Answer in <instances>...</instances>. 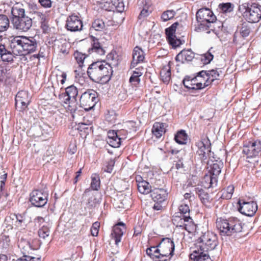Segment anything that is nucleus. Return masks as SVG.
Listing matches in <instances>:
<instances>
[{
	"instance_id": "obj_52",
	"label": "nucleus",
	"mask_w": 261,
	"mask_h": 261,
	"mask_svg": "<svg viewBox=\"0 0 261 261\" xmlns=\"http://www.w3.org/2000/svg\"><path fill=\"white\" fill-rule=\"evenodd\" d=\"M16 261H41V258L23 255L22 257L17 259Z\"/></svg>"
},
{
	"instance_id": "obj_6",
	"label": "nucleus",
	"mask_w": 261,
	"mask_h": 261,
	"mask_svg": "<svg viewBox=\"0 0 261 261\" xmlns=\"http://www.w3.org/2000/svg\"><path fill=\"white\" fill-rule=\"evenodd\" d=\"M239 10L248 22L256 23L261 19V5L258 4L244 3L239 6Z\"/></svg>"
},
{
	"instance_id": "obj_24",
	"label": "nucleus",
	"mask_w": 261,
	"mask_h": 261,
	"mask_svg": "<svg viewBox=\"0 0 261 261\" xmlns=\"http://www.w3.org/2000/svg\"><path fill=\"white\" fill-rule=\"evenodd\" d=\"M191 258L194 261H208L210 256L207 252L201 251L198 247H195L194 250L190 255Z\"/></svg>"
},
{
	"instance_id": "obj_63",
	"label": "nucleus",
	"mask_w": 261,
	"mask_h": 261,
	"mask_svg": "<svg viewBox=\"0 0 261 261\" xmlns=\"http://www.w3.org/2000/svg\"><path fill=\"white\" fill-rule=\"evenodd\" d=\"M155 202V203L153 206V210H156V211L161 210L163 207V205H162V203L163 202Z\"/></svg>"
},
{
	"instance_id": "obj_48",
	"label": "nucleus",
	"mask_w": 261,
	"mask_h": 261,
	"mask_svg": "<svg viewBox=\"0 0 261 261\" xmlns=\"http://www.w3.org/2000/svg\"><path fill=\"white\" fill-rule=\"evenodd\" d=\"M74 57L79 65V67L82 68L84 66V61L85 59L86 56L82 53L76 51L74 53Z\"/></svg>"
},
{
	"instance_id": "obj_14",
	"label": "nucleus",
	"mask_w": 261,
	"mask_h": 261,
	"mask_svg": "<svg viewBox=\"0 0 261 261\" xmlns=\"http://www.w3.org/2000/svg\"><path fill=\"white\" fill-rule=\"evenodd\" d=\"M23 36L12 37L10 40V47L15 56H24V45Z\"/></svg>"
},
{
	"instance_id": "obj_51",
	"label": "nucleus",
	"mask_w": 261,
	"mask_h": 261,
	"mask_svg": "<svg viewBox=\"0 0 261 261\" xmlns=\"http://www.w3.org/2000/svg\"><path fill=\"white\" fill-rule=\"evenodd\" d=\"M168 41L169 43L172 46L173 48H176L179 47L181 44H182V41L178 38L176 36L173 37L172 39H170Z\"/></svg>"
},
{
	"instance_id": "obj_61",
	"label": "nucleus",
	"mask_w": 261,
	"mask_h": 261,
	"mask_svg": "<svg viewBox=\"0 0 261 261\" xmlns=\"http://www.w3.org/2000/svg\"><path fill=\"white\" fill-rule=\"evenodd\" d=\"M44 222V219L42 217L38 216L34 219V223L36 226H39Z\"/></svg>"
},
{
	"instance_id": "obj_12",
	"label": "nucleus",
	"mask_w": 261,
	"mask_h": 261,
	"mask_svg": "<svg viewBox=\"0 0 261 261\" xmlns=\"http://www.w3.org/2000/svg\"><path fill=\"white\" fill-rule=\"evenodd\" d=\"M242 153L246 155L248 159H255L261 153V141L256 140L253 142L249 141L243 145Z\"/></svg>"
},
{
	"instance_id": "obj_27",
	"label": "nucleus",
	"mask_w": 261,
	"mask_h": 261,
	"mask_svg": "<svg viewBox=\"0 0 261 261\" xmlns=\"http://www.w3.org/2000/svg\"><path fill=\"white\" fill-rule=\"evenodd\" d=\"M234 190V187L233 185H229L220 191L217 194V197H218V199H230L233 194Z\"/></svg>"
},
{
	"instance_id": "obj_45",
	"label": "nucleus",
	"mask_w": 261,
	"mask_h": 261,
	"mask_svg": "<svg viewBox=\"0 0 261 261\" xmlns=\"http://www.w3.org/2000/svg\"><path fill=\"white\" fill-rule=\"evenodd\" d=\"M176 13L174 10H167L164 11L161 16V19L163 21H167L173 18Z\"/></svg>"
},
{
	"instance_id": "obj_42",
	"label": "nucleus",
	"mask_w": 261,
	"mask_h": 261,
	"mask_svg": "<svg viewBox=\"0 0 261 261\" xmlns=\"http://www.w3.org/2000/svg\"><path fill=\"white\" fill-rule=\"evenodd\" d=\"M105 23L102 19H96L92 23V28L96 31H101L105 28Z\"/></svg>"
},
{
	"instance_id": "obj_2",
	"label": "nucleus",
	"mask_w": 261,
	"mask_h": 261,
	"mask_svg": "<svg viewBox=\"0 0 261 261\" xmlns=\"http://www.w3.org/2000/svg\"><path fill=\"white\" fill-rule=\"evenodd\" d=\"M87 74L93 82L100 84L108 82L113 74L112 67L105 60L97 61L90 64L87 69Z\"/></svg>"
},
{
	"instance_id": "obj_10",
	"label": "nucleus",
	"mask_w": 261,
	"mask_h": 261,
	"mask_svg": "<svg viewBox=\"0 0 261 261\" xmlns=\"http://www.w3.org/2000/svg\"><path fill=\"white\" fill-rule=\"evenodd\" d=\"M97 101V93L92 89H89L83 93L80 98V106L86 111L92 110Z\"/></svg>"
},
{
	"instance_id": "obj_20",
	"label": "nucleus",
	"mask_w": 261,
	"mask_h": 261,
	"mask_svg": "<svg viewBox=\"0 0 261 261\" xmlns=\"http://www.w3.org/2000/svg\"><path fill=\"white\" fill-rule=\"evenodd\" d=\"M220 72H221V71L214 69L208 71L202 70L198 72V75L202 77L203 79H205V76L206 77V80L204 83V87H207L215 80L218 79Z\"/></svg>"
},
{
	"instance_id": "obj_16",
	"label": "nucleus",
	"mask_w": 261,
	"mask_h": 261,
	"mask_svg": "<svg viewBox=\"0 0 261 261\" xmlns=\"http://www.w3.org/2000/svg\"><path fill=\"white\" fill-rule=\"evenodd\" d=\"M198 78H202V77L198 76V73L196 75H187L182 80V83L184 86L188 89H202L205 87H204V84H203L201 81L198 82Z\"/></svg>"
},
{
	"instance_id": "obj_64",
	"label": "nucleus",
	"mask_w": 261,
	"mask_h": 261,
	"mask_svg": "<svg viewBox=\"0 0 261 261\" xmlns=\"http://www.w3.org/2000/svg\"><path fill=\"white\" fill-rule=\"evenodd\" d=\"M15 216L16 219V221L18 223V224L20 225L23 222H24V219L21 215L16 214L15 215Z\"/></svg>"
},
{
	"instance_id": "obj_8",
	"label": "nucleus",
	"mask_w": 261,
	"mask_h": 261,
	"mask_svg": "<svg viewBox=\"0 0 261 261\" xmlns=\"http://www.w3.org/2000/svg\"><path fill=\"white\" fill-rule=\"evenodd\" d=\"M77 88L74 85H71L65 89L64 92L59 95V98L65 104L68 105V109L71 112H75V109L70 108L72 105L77 103V96L78 95Z\"/></svg>"
},
{
	"instance_id": "obj_3",
	"label": "nucleus",
	"mask_w": 261,
	"mask_h": 261,
	"mask_svg": "<svg viewBox=\"0 0 261 261\" xmlns=\"http://www.w3.org/2000/svg\"><path fill=\"white\" fill-rule=\"evenodd\" d=\"M10 19L13 29L19 32H27L32 26V19L26 14L25 10L18 4L11 9Z\"/></svg>"
},
{
	"instance_id": "obj_23",
	"label": "nucleus",
	"mask_w": 261,
	"mask_h": 261,
	"mask_svg": "<svg viewBox=\"0 0 261 261\" xmlns=\"http://www.w3.org/2000/svg\"><path fill=\"white\" fill-rule=\"evenodd\" d=\"M121 138L114 130H110L108 132L107 143L112 147L118 148L121 145Z\"/></svg>"
},
{
	"instance_id": "obj_57",
	"label": "nucleus",
	"mask_w": 261,
	"mask_h": 261,
	"mask_svg": "<svg viewBox=\"0 0 261 261\" xmlns=\"http://www.w3.org/2000/svg\"><path fill=\"white\" fill-rule=\"evenodd\" d=\"M34 15L35 16L34 18H37L40 22L41 21H44L46 20V15L45 14L39 11H34Z\"/></svg>"
},
{
	"instance_id": "obj_49",
	"label": "nucleus",
	"mask_w": 261,
	"mask_h": 261,
	"mask_svg": "<svg viewBox=\"0 0 261 261\" xmlns=\"http://www.w3.org/2000/svg\"><path fill=\"white\" fill-rule=\"evenodd\" d=\"M124 127L127 129L129 133L137 131L136 122L133 121H127L124 124Z\"/></svg>"
},
{
	"instance_id": "obj_58",
	"label": "nucleus",
	"mask_w": 261,
	"mask_h": 261,
	"mask_svg": "<svg viewBox=\"0 0 261 261\" xmlns=\"http://www.w3.org/2000/svg\"><path fill=\"white\" fill-rule=\"evenodd\" d=\"M129 83L133 86L137 87L140 83V79L135 75H131L129 80Z\"/></svg>"
},
{
	"instance_id": "obj_11",
	"label": "nucleus",
	"mask_w": 261,
	"mask_h": 261,
	"mask_svg": "<svg viewBox=\"0 0 261 261\" xmlns=\"http://www.w3.org/2000/svg\"><path fill=\"white\" fill-rule=\"evenodd\" d=\"M48 193L42 189L34 190L30 194L29 201L37 207H42L47 203Z\"/></svg>"
},
{
	"instance_id": "obj_9",
	"label": "nucleus",
	"mask_w": 261,
	"mask_h": 261,
	"mask_svg": "<svg viewBox=\"0 0 261 261\" xmlns=\"http://www.w3.org/2000/svg\"><path fill=\"white\" fill-rule=\"evenodd\" d=\"M172 221L177 227L182 228L189 232L196 230V225L190 216H184L181 214H175L172 217Z\"/></svg>"
},
{
	"instance_id": "obj_7",
	"label": "nucleus",
	"mask_w": 261,
	"mask_h": 261,
	"mask_svg": "<svg viewBox=\"0 0 261 261\" xmlns=\"http://www.w3.org/2000/svg\"><path fill=\"white\" fill-rule=\"evenodd\" d=\"M218 245L217 238L216 234L208 232L203 234L197 240L195 246L204 252L214 249Z\"/></svg>"
},
{
	"instance_id": "obj_56",
	"label": "nucleus",
	"mask_w": 261,
	"mask_h": 261,
	"mask_svg": "<svg viewBox=\"0 0 261 261\" xmlns=\"http://www.w3.org/2000/svg\"><path fill=\"white\" fill-rule=\"evenodd\" d=\"M38 2L44 8H50L52 6L53 2L51 0H38Z\"/></svg>"
},
{
	"instance_id": "obj_5",
	"label": "nucleus",
	"mask_w": 261,
	"mask_h": 261,
	"mask_svg": "<svg viewBox=\"0 0 261 261\" xmlns=\"http://www.w3.org/2000/svg\"><path fill=\"white\" fill-rule=\"evenodd\" d=\"M216 225L221 236H231L235 233L241 232L243 229L242 222L234 217L228 219L218 218Z\"/></svg>"
},
{
	"instance_id": "obj_36",
	"label": "nucleus",
	"mask_w": 261,
	"mask_h": 261,
	"mask_svg": "<svg viewBox=\"0 0 261 261\" xmlns=\"http://www.w3.org/2000/svg\"><path fill=\"white\" fill-rule=\"evenodd\" d=\"M161 80L165 84H168L171 79V69L169 65L164 67L160 72Z\"/></svg>"
},
{
	"instance_id": "obj_18",
	"label": "nucleus",
	"mask_w": 261,
	"mask_h": 261,
	"mask_svg": "<svg viewBox=\"0 0 261 261\" xmlns=\"http://www.w3.org/2000/svg\"><path fill=\"white\" fill-rule=\"evenodd\" d=\"M161 248V252L166 254L170 255V258L174 254L175 244L173 240L169 238L162 239L161 242L157 245Z\"/></svg>"
},
{
	"instance_id": "obj_1",
	"label": "nucleus",
	"mask_w": 261,
	"mask_h": 261,
	"mask_svg": "<svg viewBox=\"0 0 261 261\" xmlns=\"http://www.w3.org/2000/svg\"><path fill=\"white\" fill-rule=\"evenodd\" d=\"M196 146L198 148L196 155L202 163L210 165L209 173L218 178V176L223 167V163L221 161L216 160L213 163H210L207 160L208 158H214V152L211 151V143L208 138L203 136L200 140L196 142Z\"/></svg>"
},
{
	"instance_id": "obj_53",
	"label": "nucleus",
	"mask_w": 261,
	"mask_h": 261,
	"mask_svg": "<svg viewBox=\"0 0 261 261\" xmlns=\"http://www.w3.org/2000/svg\"><path fill=\"white\" fill-rule=\"evenodd\" d=\"M169 256H170V255L162 252L160 254H158V256L154 257L153 260L154 261H167L168 260L167 258Z\"/></svg>"
},
{
	"instance_id": "obj_39",
	"label": "nucleus",
	"mask_w": 261,
	"mask_h": 261,
	"mask_svg": "<svg viewBox=\"0 0 261 261\" xmlns=\"http://www.w3.org/2000/svg\"><path fill=\"white\" fill-rule=\"evenodd\" d=\"M10 26V20L5 14H0V33L6 31Z\"/></svg>"
},
{
	"instance_id": "obj_62",
	"label": "nucleus",
	"mask_w": 261,
	"mask_h": 261,
	"mask_svg": "<svg viewBox=\"0 0 261 261\" xmlns=\"http://www.w3.org/2000/svg\"><path fill=\"white\" fill-rule=\"evenodd\" d=\"M146 254L148 255L152 259H153V257L155 256V255H153V249L152 248V247L150 248H148L146 251Z\"/></svg>"
},
{
	"instance_id": "obj_33",
	"label": "nucleus",
	"mask_w": 261,
	"mask_h": 261,
	"mask_svg": "<svg viewBox=\"0 0 261 261\" xmlns=\"http://www.w3.org/2000/svg\"><path fill=\"white\" fill-rule=\"evenodd\" d=\"M219 9L220 15L222 17L223 15H227V14L232 12L234 9V5L231 3H226L220 4L218 6Z\"/></svg>"
},
{
	"instance_id": "obj_50",
	"label": "nucleus",
	"mask_w": 261,
	"mask_h": 261,
	"mask_svg": "<svg viewBox=\"0 0 261 261\" xmlns=\"http://www.w3.org/2000/svg\"><path fill=\"white\" fill-rule=\"evenodd\" d=\"M179 212L175 214H181L184 216H189L190 209L187 204H181L179 207Z\"/></svg>"
},
{
	"instance_id": "obj_29",
	"label": "nucleus",
	"mask_w": 261,
	"mask_h": 261,
	"mask_svg": "<svg viewBox=\"0 0 261 261\" xmlns=\"http://www.w3.org/2000/svg\"><path fill=\"white\" fill-rule=\"evenodd\" d=\"M217 181L218 178L208 173L204 175L202 184L205 188L208 189L216 186L217 184Z\"/></svg>"
},
{
	"instance_id": "obj_32",
	"label": "nucleus",
	"mask_w": 261,
	"mask_h": 261,
	"mask_svg": "<svg viewBox=\"0 0 261 261\" xmlns=\"http://www.w3.org/2000/svg\"><path fill=\"white\" fill-rule=\"evenodd\" d=\"M0 55L2 60L4 62H11L13 60L12 51L8 50L4 44H0Z\"/></svg>"
},
{
	"instance_id": "obj_35",
	"label": "nucleus",
	"mask_w": 261,
	"mask_h": 261,
	"mask_svg": "<svg viewBox=\"0 0 261 261\" xmlns=\"http://www.w3.org/2000/svg\"><path fill=\"white\" fill-rule=\"evenodd\" d=\"M152 133L156 138H160L165 133L164 124L160 122H155L152 128Z\"/></svg>"
},
{
	"instance_id": "obj_30",
	"label": "nucleus",
	"mask_w": 261,
	"mask_h": 261,
	"mask_svg": "<svg viewBox=\"0 0 261 261\" xmlns=\"http://www.w3.org/2000/svg\"><path fill=\"white\" fill-rule=\"evenodd\" d=\"M196 193L198 195L201 202L206 206H209L211 203V198L207 192L200 188H196Z\"/></svg>"
},
{
	"instance_id": "obj_38",
	"label": "nucleus",
	"mask_w": 261,
	"mask_h": 261,
	"mask_svg": "<svg viewBox=\"0 0 261 261\" xmlns=\"http://www.w3.org/2000/svg\"><path fill=\"white\" fill-rule=\"evenodd\" d=\"M174 140L179 144H186L188 140V135L186 131L183 129L178 131L175 135Z\"/></svg>"
},
{
	"instance_id": "obj_60",
	"label": "nucleus",
	"mask_w": 261,
	"mask_h": 261,
	"mask_svg": "<svg viewBox=\"0 0 261 261\" xmlns=\"http://www.w3.org/2000/svg\"><path fill=\"white\" fill-rule=\"evenodd\" d=\"M148 15L149 12L148 10V7L147 6H145L141 11L140 13L138 16V18L141 19L143 18L147 17Z\"/></svg>"
},
{
	"instance_id": "obj_44",
	"label": "nucleus",
	"mask_w": 261,
	"mask_h": 261,
	"mask_svg": "<svg viewBox=\"0 0 261 261\" xmlns=\"http://www.w3.org/2000/svg\"><path fill=\"white\" fill-rule=\"evenodd\" d=\"M50 233L48 225H44L38 230V235L40 238L45 239Z\"/></svg>"
},
{
	"instance_id": "obj_17",
	"label": "nucleus",
	"mask_w": 261,
	"mask_h": 261,
	"mask_svg": "<svg viewBox=\"0 0 261 261\" xmlns=\"http://www.w3.org/2000/svg\"><path fill=\"white\" fill-rule=\"evenodd\" d=\"M83 24L82 20L76 15L68 16L66 20V28L70 32H77L82 30Z\"/></svg>"
},
{
	"instance_id": "obj_22",
	"label": "nucleus",
	"mask_w": 261,
	"mask_h": 261,
	"mask_svg": "<svg viewBox=\"0 0 261 261\" xmlns=\"http://www.w3.org/2000/svg\"><path fill=\"white\" fill-rule=\"evenodd\" d=\"M167 196V191L163 188H154L150 193V197L154 202H164Z\"/></svg>"
},
{
	"instance_id": "obj_19",
	"label": "nucleus",
	"mask_w": 261,
	"mask_h": 261,
	"mask_svg": "<svg viewBox=\"0 0 261 261\" xmlns=\"http://www.w3.org/2000/svg\"><path fill=\"white\" fill-rule=\"evenodd\" d=\"M82 199L88 208L95 207L98 203V200L96 197V195L90 188H87L85 190L82 195Z\"/></svg>"
},
{
	"instance_id": "obj_47",
	"label": "nucleus",
	"mask_w": 261,
	"mask_h": 261,
	"mask_svg": "<svg viewBox=\"0 0 261 261\" xmlns=\"http://www.w3.org/2000/svg\"><path fill=\"white\" fill-rule=\"evenodd\" d=\"M8 70L3 66H0V83H6L7 79L9 77Z\"/></svg>"
},
{
	"instance_id": "obj_54",
	"label": "nucleus",
	"mask_w": 261,
	"mask_h": 261,
	"mask_svg": "<svg viewBox=\"0 0 261 261\" xmlns=\"http://www.w3.org/2000/svg\"><path fill=\"white\" fill-rule=\"evenodd\" d=\"M117 135L121 138V140H124L127 137V135L129 133L127 129L124 127V128L120 130L116 131Z\"/></svg>"
},
{
	"instance_id": "obj_4",
	"label": "nucleus",
	"mask_w": 261,
	"mask_h": 261,
	"mask_svg": "<svg viewBox=\"0 0 261 261\" xmlns=\"http://www.w3.org/2000/svg\"><path fill=\"white\" fill-rule=\"evenodd\" d=\"M196 20L199 23L196 31H207L209 34L211 31L215 30V25L218 23L216 21V17L213 12L208 8H202L196 13Z\"/></svg>"
},
{
	"instance_id": "obj_46",
	"label": "nucleus",
	"mask_w": 261,
	"mask_h": 261,
	"mask_svg": "<svg viewBox=\"0 0 261 261\" xmlns=\"http://www.w3.org/2000/svg\"><path fill=\"white\" fill-rule=\"evenodd\" d=\"M91 124L84 122L79 123L77 129L81 132L83 131L85 134H89L91 129Z\"/></svg>"
},
{
	"instance_id": "obj_59",
	"label": "nucleus",
	"mask_w": 261,
	"mask_h": 261,
	"mask_svg": "<svg viewBox=\"0 0 261 261\" xmlns=\"http://www.w3.org/2000/svg\"><path fill=\"white\" fill-rule=\"evenodd\" d=\"M99 227V224L97 222L93 223L91 228V234L93 236H97L98 233V228Z\"/></svg>"
},
{
	"instance_id": "obj_25",
	"label": "nucleus",
	"mask_w": 261,
	"mask_h": 261,
	"mask_svg": "<svg viewBox=\"0 0 261 261\" xmlns=\"http://www.w3.org/2000/svg\"><path fill=\"white\" fill-rule=\"evenodd\" d=\"M194 53L191 49L181 50L176 57L177 61L184 63L185 62L191 61L194 58Z\"/></svg>"
},
{
	"instance_id": "obj_37",
	"label": "nucleus",
	"mask_w": 261,
	"mask_h": 261,
	"mask_svg": "<svg viewBox=\"0 0 261 261\" xmlns=\"http://www.w3.org/2000/svg\"><path fill=\"white\" fill-rule=\"evenodd\" d=\"M93 42L92 47L89 49V51L91 50L92 52H95L99 55H103L105 54V50L100 45L98 40L97 38L93 37Z\"/></svg>"
},
{
	"instance_id": "obj_34",
	"label": "nucleus",
	"mask_w": 261,
	"mask_h": 261,
	"mask_svg": "<svg viewBox=\"0 0 261 261\" xmlns=\"http://www.w3.org/2000/svg\"><path fill=\"white\" fill-rule=\"evenodd\" d=\"M137 187L139 192L143 194L150 193L152 190L149 182L145 180L139 181V183L137 184Z\"/></svg>"
},
{
	"instance_id": "obj_15",
	"label": "nucleus",
	"mask_w": 261,
	"mask_h": 261,
	"mask_svg": "<svg viewBox=\"0 0 261 261\" xmlns=\"http://www.w3.org/2000/svg\"><path fill=\"white\" fill-rule=\"evenodd\" d=\"M31 96L27 91L21 90L19 91L15 98V106L19 111L24 110L31 102Z\"/></svg>"
},
{
	"instance_id": "obj_26",
	"label": "nucleus",
	"mask_w": 261,
	"mask_h": 261,
	"mask_svg": "<svg viewBox=\"0 0 261 261\" xmlns=\"http://www.w3.org/2000/svg\"><path fill=\"white\" fill-rule=\"evenodd\" d=\"M250 32V25L247 22H243L238 25L234 38L237 34H239L243 38L246 37L249 35Z\"/></svg>"
},
{
	"instance_id": "obj_41",
	"label": "nucleus",
	"mask_w": 261,
	"mask_h": 261,
	"mask_svg": "<svg viewBox=\"0 0 261 261\" xmlns=\"http://www.w3.org/2000/svg\"><path fill=\"white\" fill-rule=\"evenodd\" d=\"M179 25V23L177 22L173 23L170 27L166 29L165 33L168 40L172 39V38L175 37V31L177 27Z\"/></svg>"
},
{
	"instance_id": "obj_21",
	"label": "nucleus",
	"mask_w": 261,
	"mask_h": 261,
	"mask_svg": "<svg viewBox=\"0 0 261 261\" xmlns=\"http://www.w3.org/2000/svg\"><path fill=\"white\" fill-rule=\"evenodd\" d=\"M24 51V56L35 52L38 47V42L34 37L23 36Z\"/></svg>"
},
{
	"instance_id": "obj_13",
	"label": "nucleus",
	"mask_w": 261,
	"mask_h": 261,
	"mask_svg": "<svg viewBox=\"0 0 261 261\" xmlns=\"http://www.w3.org/2000/svg\"><path fill=\"white\" fill-rule=\"evenodd\" d=\"M238 203L239 205V212L247 216H253L258 208L256 202L254 201H247L244 199H240Z\"/></svg>"
},
{
	"instance_id": "obj_43",
	"label": "nucleus",
	"mask_w": 261,
	"mask_h": 261,
	"mask_svg": "<svg viewBox=\"0 0 261 261\" xmlns=\"http://www.w3.org/2000/svg\"><path fill=\"white\" fill-rule=\"evenodd\" d=\"M212 49L213 48L211 47L206 53L201 56V61L203 62V64H208L213 59L214 56L211 51Z\"/></svg>"
},
{
	"instance_id": "obj_28",
	"label": "nucleus",
	"mask_w": 261,
	"mask_h": 261,
	"mask_svg": "<svg viewBox=\"0 0 261 261\" xmlns=\"http://www.w3.org/2000/svg\"><path fill=\"white\" fill-rule=\"evenodd\" d=\"M144 59V52L139 47L134 48L133 54V61L131 66L134 67L139 63L143 62Z\"/></svg>"
},
{
	"instance_id": "obj_55",
	"label": "nucleus",
	"mask_w": 261,
	"mask_h": 261,
	"mask_svg": "<svg viewBox=\"0 0 261 261\" xmlns=\"http://www.w3.org/2000/svg\"><path fill=\"white\" fill-rule=\"evenodd\" d=\"M115 165V161L114 160L111 159L109 160L107 163V165L106 166V168L104 169V171L108 172V173H111L113 167Z\"/></svg>"
},
{
	"instance_id": "obj_31",
	"label": "nucleus",
	"mask_w": 261,
	"mask_h": 261,
	"mask_svg": "<svg viewBox=\"0 0 261 261\" xmlns=\"http://www.w3.org/2000/svg\"><path fill=\"white\" fill-rule=\"evenodd\" d=\"M125 228H120L118 226H114L113 228L111 236L115 240V244L118 245L121 240V238L123 235Z\"/></svg>"
},
{
	"instance_id": "obj_40",
	"label": "nucleus",
	"mask_w": 261,
	"mask_h": 261,
	"mask_svg": "<svg viewBox=\"0 0 261 261\" xmlns=\"http://www.w3.org/2000/svg\"><path fill=\"white\" fill-rule=\"evenodd\" d=\"M100 180L99 176L96 174H93L91 176V182L90 184V189L94 191H98L100 188Z\"/></svg>"
}]
</instances>
